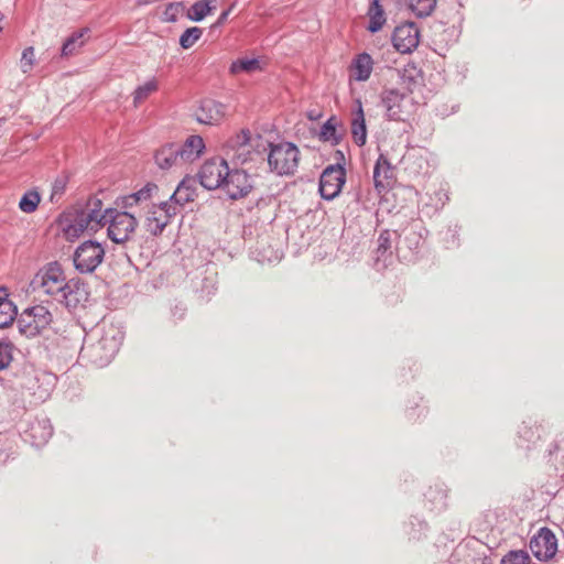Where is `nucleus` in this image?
Returning a JSON list of instances; mask_svg holds the SVG:
<instances>
[{"mask_svg": "<svg viewBox=\"0 0 564 564\" xmlns=\"http://www.w3.org/2000/svg\"><path fill=\"white\" fill-rule=\"evenodd\" d=\"M118 205L135 212L137 217L142 219L145 230L152 236H160L176 215L175 205L161 200L159 187L153 183H148L138 192L121 197Z\"/></svg>", "mask_w": 564, "mask_h": 564, "instance_id": "f257e3e1", "label": "nucleus"}, {"mask_svg": "<svg viewBox=\"0 0 564 564\" xmlns=\"http://www.w3.org/2000/svg\"><path fill=\"white\" fill-rule=\"evenodd\" d=\"M104 203L98 197H90L84 207L64 212L57 220L63 238L74 241L84 234H94L104 227Z\"/></svg>", "mask_w": 564, "mask_h": 564, "instance_id": "f03ea898", "label": "nucleus"}, {"mask_svg": "<svg viewBox=\"0 0 564 564\" xmlns=\"http://www.w3.org/2000/svg\"><path fill=\"white\" fill-rule=\"evenodd\" d=\"M268 150V142L260 135L251 133L248 129H241L230 137L225 147V154L237 164H246L259 159Z\"/></svg>", "mask_w": 564, "mask_h": 564, "instance_id": "7ed1b4c3", "label": "nucleus"}, {"mask_svg": "<svg viewBox=\"0 0 564 564\" xmlns=\"http://www.w3.org/2000/svg\"><path fill=\"white\" fill-rule=\"evenodd\" d=\"M106 217L104 226L108 225V238L115 243H126L131 240L138 227V219L135 212L124 209L119 212L117 209H104Z\"/></svg>", "mask_w": 564, "mask_h": 564, "instance_id": "20e7f679", "label": "nucleus"}, {"mask_svg": "<svg viewBox=\"0 0 564 564\" xmlns=\"http://www.w3.org/2000/svg\"><path fill=\"white\" fill-rule=\"evenodd\" d=\"M268 164L278 175H293L300 164V150L291 142L269 144Z\"/></svg>", "mask_w": 564, "mask_h": 564, "instance_id": "39448f33", "label": "nucleus"}, {"mask_svg": "<svg viewBox=\"0 0 564 564\" xmlns=\"http://www.w3.org/2000/svg\"><path fill=\"white\" fill-rule=\"evenodd\" d=\"M53 322L52 313L44 305L25 308L18 318L20 332L26 337H35L45 332Z\"/></svg>", "mask_w": 564, "mask_h": 564, "instance_id": "423d86ee", "label": "nucleus"}, {"mask_svg": "<svg viewBox=\"0 0 564 564\" xmlns=\"http://www.w3.org/2000/svg\"><path fill=\"white\" fill-rule=\"evenodd\" d=\"M34 289L41 290L45 294L55 295L65 292L69 286L62 267L57 262H52L41 269L32 281Z\"/></svg>", "mask_w": 564, "mask_h": 564, "instance_id": "0eeeda50", "label": "nucleus"}, {"mask_svg": "<svg viewBox=\"0 0 564 564\" xmlns=\"http://www.w3.org/2000/svg\"><path fill=\"white\" fill-rule=\"evenodd\" d=\"M104 257L105 249L101 243L87 240L76 248L73 261L79 272L91 273L100 265Z\"/></svg>", "mask_w": 564, "mask_h": 564, "instance_id": "6e6552de", "label": "nucleus"}, {"mask_svg": "<svg viewBox=\"0 0 564 564\" xmlns=\"http://www.w3.org/2000/svg\"><path fill=\"white\" fill-rule=\"evenodd\" d=\"M122 337L119 332L111 329L106 332L95 344L88 348L90 359L97 366H105L119 351Z\"/></svg>", "mask_w": 564, "mask_h": 564, "instance_id": "1a4fd4ad", "label": "nucleus"}, {"mask_svg": "<svg viewBox=\"0 0 564 564\" xmlns=\"http://www.w3.org/2000/svg\"><path fill=\"white\" fill-rule=\"evenodd\" d=\"M228 164L224 159L205 161L198 172L200 185L207 189L223 188L226 176H228Z\"/></svg>", "mask_w": 564, "mask_h": 564, "instance_id": "9d476101", "label": "nucleus"}, {"mask_svg": "<svg viewBox=\"0 0 564 564\" xmlns=\"http://www.w3.org/2000/svg\"><path fill=\"white\" fill-rule=\"evenodd\" d=\"M346 182V171L340 165L327 166L319 178V193L325 199H334L339 195Z\"/></svg>", "mask_w": 564, "mask_h": 564, "instance_id": "9b49d317", "label": "nucleus"}, {"mask_svg": "<svg viewBox=\"0 0 564 564\" xmlns=\"http://www.w3.org/2000/svg\"><path fill=\"white\" fill-rule=\"evenodd\" d=\"M530 550L540 561H549L557 552V539L549 528H541L530 540Z\"/></svg>", "mask_w": 564, "mask_h": 564, "instance_id": "f8f14e48", "label": "nucleus"}, {"mask_svg": "<svg viewBox=\"0 0 564 564\" xmlns=\"http://www.w3.org/2000/svg\"><path fill=\"white\" fill-rule=\"evenodd\" d=\"M252 183L249 175L242 170H228V176L223 185L229 198L239 199L246 197L252 189Z\"/></svg>", "mask_w": 564, "mask_h": 564, "instance_id": "ddd939ff", "label": "nucleus"}, {"mask_svg": "<svg viewBox=\"0 0 564 564\" xmlns=\"http://www.w3.org/2000/svg\"><path fill=\"white\" fill-rule=\"evenodd\" d=\"M393 45L400 53H411L417 47L420 32L415 23L406 22L395 28L393 32Z\"/></svg>", "mask_w": 564, "mask_h": 564, "instance_id": "4468645a", "label": "nucleus"}, {"mask_svg": "<svg viewBox=\"0 0 564 564\" xmlns=\"http://www.w3.org/2000/svg\"><path fill=\"white\" fill-rule=\"evenodd\" d=\"M393 178V169L387 155L381 153L373 169L375 188L379 194L387 192L391 187Z\"/></svg>", "mask_w": 564, "mask_h": 564, "instance_id": "2eb2a0df", "label": "nucleus"}, {"mask_svg": "<svg viewBox=\"0 0 564 564\" xmlns=\"http://www.w3.org/2000/svg\"><path fill=\"white\" fill-rule=\"evenodd\" d=\"M196 120L204 124H217L225 118V108L213 99L203 100L195 111Z\"/></svg>", "mask_w": 564, "mask_h": 564, "instance_id": "dca6fc26", "label": "nucleus"}, {"mask_svg": "<svg viewBox=\"0 0 564 564\" xmlns=\"http://www.w3.org/2000/svg\"><path fill=\"white\" fill-rule=\"evenodd\" d=\"M155 163L162 170H169L172 167L183 166L178 145L174 143H167L162 145L154 155Z\"/></svg>", "mask_w": 564, "mask_h": 564, "instance_id": "f3484780", "label": "nucleus"}, {"mask_svg": "<svg viewBox=\"0 0 564 564\" xmlns=\"http://www.w3.org/2000/svg\"><path fill=\"white\" fill-rule=\"evenodd\" d=\"M183 164H191L198 160L205 151V142L200 135H189L182 145H178Z\"/></svg>", "mask_w": 564, "mask_h": 564, "instance_id": "a211bd4d", "label": "nucleus"}, {"mask_svg": "<svg viewBox=\"0 0 564 564\" xmlns=\"http://www.w3.org/2000/svg\"><path fill=\"white\" fill-rule=\"evenodd\" d=\"M356 110L351 113L350 132L354 142L358 147H362L367 142V126L360 99L356 100Z\"/></svg>", "mask_w": 564, "mask_h": 564, "instance_id": "6ab92c4d", "label": "nucleus"}, {"mask_svg": "<svg viewBox=\"0 0 564 564\" xmlns=\"http://www.w3.org/2000/svg\"><path fill=\"white\" fill-rule=\"evenodd\" d=\"M373 68V61L367 53L359 54L351 63L350 66V78L365 82L367 80Z\"/></svg>", "mask_w": 564, "mask_h": 564, "instance_id": "aec40b11", "label": "nucleus"}, {"mask_svg": "<svg viewBox=\"0 0 564 564\" xmlns=\"http://www.w3.org/2000/svg\"><path fill=\"white\" fill-rule=\"evenodd\" d=\"M196 181L193 177H185L171 196V203L184 205L193 202L196 197Z\"/></svg>", "mask_w": 564, "mask_h": 564, "instance_id": "412c9836", "label": "nucleus"}, {"mask_svg": "<svg viewBox=\"0 0 564 564\" xmlns=\"http://www.w3.org/2000/svg\"><path fill=\"white\" fill-rule=\"evenodd\" d=\"M17 316V307L9 300L6 290L0 289V328L11 325Z\"/></svg>", "mask_w": 564, "mask_h": 564, "instance_id": "4be33fe9", "label": "nucleus"}, {"mask_svg": "<svg viewBox=\"0 0 564 564\" xmlns=\"http://www.w3.org/2000/svg\"><path fill=\"white\" fill-rule=\"evenodd\" d=\"M216 10V0H198L187 10V18L192 21H202Z\"/></svg>", "mask_w": 564, "mask_h": 564, "instance_id": "5701e85b", "label": "nucleus"}, {"mask_svg": "<svg viewBox=\"0 0 564 564\" xmlns=\"http://www.w3.org/2000/svg\"><path fill=\"white\" fill-rule=\"evenodd\" d=\"M369 25L368 30L371 33L380 31L386 23V14L379 0H370V7L368 10Z\"/></svg>", "mask_w": 564, "mask_h": 564, "instance_id": "b1692460", "label": "nucleus"}, {"mask_svg": "<svg viewBox=\"0 0 564 564\" xmlns=\"http://www.w3.org/2000/svg\"><path fill=\"white\" fill-rule=\"evenodd\" d=\"M261 70V62L258 58H239L232 62L229 68L232 75H239L241 73L253 74Z\"/></svg>", "mask_w": 564, "mask_h": 564, "instance_id": "393cba45", "label": "nucleus"}, {"mask_svg": "<svg viewBox=\"0 0 564 564\" xmlns=\"http://www.w3.org/2000/svg\"><path fill=\"white\" fill-rule=\"evenodd\" d=\"M159 82L156 78H151L142 85L138 86L133 91V104L135 107L144 102L152 94L158 91Z\"/></svg>", "mask_w": 564, "mask_h": 564, "instance_id": "a878e982", "label": "nucleus"}, {"mask_svg": "<svg viewBox=\"0 0 564 564\" xmlns=\"http://www.w3.org/2000/svg\"><path fill=\"white\" fill-rule=\"evenodd\" d=\"M41 199L42 197L36 189H29L20 198L19 209L24 214H32L37 209Z\"/></svg>", "mask_w": 564, "mask_h": 564, "instance_id": "bb28decb", "label": "nucleus"}, {"mask_svg": "<svg viewBox=\"0 0 564 564\" xmlns=\"http://www.w3.org/2000/svg\"><path fill=\"white\" fill-rule=\"evenodd\" d=\"M86 33L87 30H82L74 33L70 37H68L62 47V55L70 56L75 54L85 44Z\"/></svg>", "mask_w": 564, "mask_h": 564, "instance_id": "cd10ccee", "label": "nucleus"}, {"mask_svg": "<svg viewBox=\"0 0 564 564\" xmlns=\"http://www.w3.org/2000/svg\"><path fill=\"white\" fill-rule=\"evenodd\" d=\"M436 7V0H410V8L420 18L430 15Z\"/></svg>", "mask_w": 564, "mask_h": 564, "instance_id": "c85d7f7f", "label": "nucleus"}, {"mask_svg": "<svg viewBox=\"0 0 564 564\" xmlns=\"http://www.w3.org/2000/svg\"><path fill=\"white\" fill-rule=\"evenodd\" d=\"M202 35H203V30L200 28H197V26L188 28L182 33V35L180 37V45L183 48L188 50L192 46H194V44L202 37Z\"/></svg>", "mask_w": 564, "mask_h": 564, "instance_id": "c756f323", "label": "nucleus"}, {"mask_svg": "<svg viewBox=\"0 0 564 564\" xmlns=\"http://www.w3.org/2000/svg\"><path fill=\"white\" fill-rule=\"evenodd\" d=\"M185 11V6L183 2H173L169 3L162 14V20L164 22H175L180 15H182Z\"/></svg>", "mask_w": 564, "mask_h": 564, "instance_id": "7c9ffc66", "label": "nucleus"}, {"mask_svg": "<svg viewBox=\"0 0 564 564\" xmlns=\"http://www.w3.org/2000/svg\"><path fill=\"white\" fill-rule=\"evenodd\" d=\"M19 65H20L21 70L24 74H28L33 69V67L35 65L34 47L29 46V47L24 48V51L22 52V56H21Z\"/></svg>", "mask_w": 564, "mask_h": 564, "instance_id": "2f4dec72", "label": "nucleus"}, {"mask_svg": "<svg viewBox=\"0 0 564 564\" xmlns=\"http://www.w3.org/2000/svg\"><path fill=\"white\" fill-rule=\"evenodd\" d=\"M13 345L9 341H0V370L7 368L13 359Z\"/></svg>", "mask_w": 564, "mask_h": 564, "instance_id": "473e14b6", "label": "nucleus"}, {"mask_svg": "<svg viewBox=\"0 0 564 564\" xmlns=\"http://www.w3.org/2000/svg\"><path fill=\"white\" fill-rule=\"evenodd\" d=\"M530 556L524 551H511L502 560L501 564H530Z\"/></svg>", "mask_w": 564, "mask_h": 564, "instance_id": "72a5a7b5", "label": "nucleus"}, {"mask_svg": "<svg viewBox=\"0 0 564 564\" xmlns=\"http://www.w3.org/2000/svg\"><path fill=\"white\" fill-rule=\"evenodd\" d=\"M321 139L324 141H332L334 143L338 142V139L336 137V127L333 122V119L327 120L322 129H321Z\"/></svg>", "mask_w": 564, "mask_h": 564, "instance_id": "f704fd0d", "label": "nucleus"}, {"mask_svg": "<svg viewBox=\"0 0 564 564\" xmlns=\"http://www.w3.org/2000/svg\"><path fill=\"white\" fill-rule=\"evenodd\" d=\"M229 10L228 11H224L220 17L218 18V21H217V25H220L223 23H225V21L227 20L228 15H229Z\"/></svg>", "mask_w": 564, "mask_h": 564, "instance_id": "c9c22d12", "label": "nucleus"}, {"mask_svg": "<svg viewBox=\"0 0 564 564\" xmlns=\"http://www.w3.org/2000/svg\"><path fill=\"white\" fill-rule=\"evenodd\" d=\"M416 70V67L413 66V65H408L405 68H404V75L406 73H412V72H415Z\"/></svg>", "mask_w": 564, "mask_h": 564, "instance_id": "e433bc0d", "label": "nucleus"}, {"mask_svg": "<svg viewBox=\"0 0 564 564\" xmlns=\"http://www.w3.org/2000/svg\"><path fill=\"white\" fill-rule=\"evenodd\" d=\"M387 241H388V239H387V238H384V240L382 241V243L380 245V247H384V248H386V246H384V245H386V242H387Z\"/></svg>", "mask_w": 564, "mask_h": 564, "instance_id": "4c0bfd02", "label": "nucleus"}, {"mask_svg": "<svg viewBox=\"0 0 564 564\" xmlns=\"http://www.w3.org/2000/svg\"><path fill=\"white\" fill-rule=\"evenodd\" d=\"M387 241H388V239H387V238H384V240L382 241V243L380 245V247H384V248H386V246H384V245H386V242H387Z\"/></svg>", "mask_w": 564, "mask_h": 564, "instance_id": "58836bf2", "label": "nucleus"}]
</instances>
